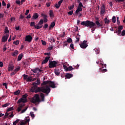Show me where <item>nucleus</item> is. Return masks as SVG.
<instances>
[{
	"mask_svg": "<svg viewBox=\"0 0 125 125\" xmlns=\"http://www.w3.org/2000/svg\"><path fill=\"white\" fill-rule=\"evenodd\" d=\"M27 109H28V107H26L25 109H22L21 112V114H23V113H25L26 111H27Z\"/></svg>",
	"mask_w": 125,
	"mask_h": 125,
	"instance_id": "49530a36",
	"label": "nucleus"
},
{
	"mask_svg": "<svg viewBox=\"0 0 125 125\" xmlns=\"http://www.w3.org/2000/svg\"><path fill=\"white\" fill-rule=\"evenodd\" d=\"M55 26V21H52L49 27V30L50 31V30H51V29H53V28H54Z\"/></svg>",
	"mask_w": 125,
	"mask_h": 125,
	"instance_id": "4be33fe9",
	"label": "nucleus"
},
{
	"mask_svg": "<svg viewBox=\"0 0 125 125\" xmlns=\"http://www.w3.org/2000/svg\"><path fill=\"white\" fill-rule=\"evenodd\" d=\"M41 42H42V44H43V45H46V42H45V41H44L43 40H41Z\"/></svg>",
	"mask_w": 125,
	"mask_h": 125,
	"instance_id": "5fc2aeb1",
	"label": "nucleus"
},
{
	"mask_svg": "<svg viewBox=\"0 0 125 125\" xmlns=\"http://www.w3.org/2000/svg\"><path fill=\"white\" fill-rule=\"evenodd\" d=\"M30 115L32 119L35 118V114H34V112L33 111L30 112Z\"/></svg>",
	"mask_w": 125,
	"mask_h": 125,
	"instance_id": "79ce46f5",
	"label": "nucleus"
},
{
	"mask_svg": "<svg viewBox=\"0 0 125 125\" xmlns=\"http://www.w3.org/2000/svg\"><path fill=\"white\" fill-rule=\"evenodd\" d=\"M72 70H74V68H73L72 66L68 67V71H72Z\"/></svg>",
	"mask_w": 125,
	"mask_h": 125,
	"instance_id": "6e6d98bb",
	"label": "nucleus"
},
{
	"mask_svg": "<svg viewBox=\"0 0 125 125\" xmlns=\"http://www.w3.org/2000/svg\"><path fill=\"white\" fill-rule=\"evenodd\" d=\"M124 29V27H123V26L120 25L118 27L117 31L118 32V36H121V34H122V30Z\"/></svg>",
	"mask_w": 125,
	"mask_h": 125,
	"instance_id": "ddd939ff",
	"label": "nucleus"
},
{
	"mask_svg": "<svg viewBox=\"0 0 125 125\" xmlns=\"http://www.w3.org/2000/svg\"><path fill=\"white\" fill-rule=\"evenodd\" d=\"M16 74V72L14 70V71H13V72H12L10 74L11 76H14V75H15Z\"/></svg>",
	"mask_w": 125,
	"mask_h": 125,
	"instance_id": "0e129e2a",
	"label": "nucleus"
},
{
	"mask_svg": "<svg viewBox=\"0 0 125 125\" xmlns=\"http://www.w3.org/2000/svg\"><path fill=\"white\" fill-rule=\"evenodd\" d=\"M48 84L50 87H52V88H55L56 87V86H55V83H54V82L49 81Z\"/></svg>",
	"mask_w": 125,
	"mask_h": 125,
	"instance_id": "4468645a",
	"label": "nucleus"
},
{
	"mask_svg": "<svg viewBox=\"0 0 125 125\" xmlns=\"http://www.w3.org/2000/svg\"><path fill=\"white\" fill-rule=\"evenodd\" d=\"M32 40H33V37H32V36L31 35H27L25 37V42H31Z\"/></svg>",
	"mask_w": 125,
	"mask_h": 125,
	"instance_id": "9b49d317",
	"label": "nucleus"
},
{
	"mask_svg": "<svg viewBox=\"0 0 125 125\" xmlns=\"http://www.w3.org/2000/svg\"><path fill=\"white\" fill-rule=\"evenodd\" d=\"M12 56H17L18 55V51L16 50L12 54Z\"/></svg>",
	"mask_w": 125,
	"mask_h": 125,
	"instance_id": "72a5a7b5",
	"label": "nucleus"
},
{
	"mask_svg": "<svg viewBox=\"0 0 125 125\" xmlns=\"http://www.w3.org/2000/svg\"><path fill=\"white\" fill-rule=\"evenodd\" d=\"M43 19H41L37 24L38 26H42V24H43Z\"/></svg>",
	"mask_w": 125,
	"mask_h": 125,
	"instance_id": "bb28decb",
	"label": "nucleus"
},
{
	"mask_svg": "<svg viewBox=\"0 0 125 125\" xmlns=\"http://www.w3.org/2000/svg\"><path fill=\"white\" fill-rule=\"evenodd\" d=\"M95 24L98 26V28H101L103 26V23H100L98 21H96Z\"/></svg>",
	"mask_w": 125,
	"mask_h": 125,
	"instance_id": "aec40b11",
	"label": "nucleus"
},
{
	"mask_svg": "<svg viewBox=\"0 0 125 125\" xmlns=\"http://www.w3.org/2000/svg\"><path fill=\"white\" fill-rule=\"evenodd\" d=\"M74 8H75V5H74V4H73L72 5H71L69 6V10H72V9H74Z\"/></svg>",
	"mask_w": 125,
	"mask_h": 125,
	"instance_id": "c03bdc74",
	"label": "nucleus"
},
{
	"mask_svg": "<svg viewBox=\"0 0 125 125\" xmlns=\"http://www.w3.org/2000/svg\"><path fill=\"white\" fill-rule=\"evenodd\" d=\"M33 104H37L40 102H42L41 99H40V95L38 94H36L31 100Z\"/></svg>",
	"mask_w": 125,
	"mask_h": 125,
	"instance_id": "20e7f679",
	"label": "nucleus"
},
{
	"mask_svg": "<svg viewBox=\"0 0 125 125\" xmlns=\"http://www.w3.org/2000/svg\"><path fill=\"white\" fill-rule=\"evenodd\" d=\"M40 97L41 98V102H44V98H45L44 94H43V93L40 92Z\"/></svg>",
	"mask_w": 125,
	"mask_h": 125,
	"instance_id": "412c9836",
	"label": "nucleus"
},
{
	"mask_svg": "<svg viewBox=\"0 0 125 125\" xmlns=\"http://www.w3.org/2000/svg\"><path fill=\"white\" fill-rule=\"evenodd\" d=\"M78 7H83V3H82V2H80L79 3V5L78 6Z\"/></svg>",
	"mask_w": 125,
	"mask_h": 125,
	"instance_id": "de8ad7c7",
	"label": "nucleus"
},
{
	"mask_svg": "<svg viewBox=\"0 0 125 125\" xmlns=\"http://www.w3.org/2000/svg\"><path fill=\"white\" fill-rule=\"evenodd\" d=\"M119 17H117V23L118 25H120V24L121 23V22H120V21L119 20Z\"/></svg>",
	"mask_w": 125,
	"mask_h": 125,
	"instance_id": "864d4df0",
	"label": "nucleus"
},
{
	"mask_svg": "<svg viewBox=\"0 0 125 125\" xmlns=\"http://www.w3.org/2000/svg\"><path fill=\"white\" fill-rule=\"evenodd\" d=\"M112 21L113 23H116V17L114 16L112 18Z\"/></svg>",
	"mask_w": 125,
	"mask_h": 125,
	"instance_id": "37998d69",
	"label": "nucleus"
},
{
	"mask_svg": "<svg viewBox=\"0 0 125 125\" xmlns=\"http://www.w3.org/2000/svg\"><path fill=\"white\" fill-rule=\"evenodd\" d=\"M41 17L43 18V21L44 23H46L48 22V20L47 19L48 16L44 14L43 13H42L41 15Z\"/></svg>",
	"mask_w": 125,
	"mask_h": 125,
	"instance_id": "6e6552de",
	"label": "nucleus"
},
{
	"mask_svg": "<svg viewBox=\"0 0 125 125\" xmlns=\"http://www.w3.org/2000/svg\"><path fill=\"white\" fill-rule=\"evenodd\" d=\"M31 71H32V72H33V73H34L35 74H36L37 73H42V70L40 69L39 68L31 69Z\"/></svg>",
	"mask_w": 125,
	"mask_h": 125,
	"instance_id": "9d476101",
	"label": "nucleus"
},
{
	"mask_svg": "<svg viewBox=\"0 0 125 125\" xmlns=\"http://www.w3.org/2000/svg\"><path fill=\"white\" fill-rule=\"evenodd\" d=\"M87 42V41H83V42L80 44V47H81V48H83V49H85L88 46Z\"/></svg>",
	"mask_w": 125,
	"mask_h": 125,
	"instance_id": "423d86ee",
	"label": "nucleus"
},
{
	"mask_svg": "<svg viewBox=\"0 0 125 125\" xmlns=\"http://www.w3.org/2000/svg\"><path fill=\"white\" fill-rule=\"evenodd\" d=\"M49 81H44L42 84V85H46V84H49Z\"/></svg>",
	"mask_w": 125,
	"mask_h": 125,
	"instance_id": "f704fd0d",
	"label": "nucleus"
},
{
	"mask_svg": "<svg viewBox=\"0 0 125 125\" xmlns=\"http://www.w3.org/2000/svg\"><path fill=\"white\" fill-rule=\"evenodd\" d=\"M20 41L19 40H17L16 41H14L13 42L14 44H15V45H18L19 44Z\"/></svg>",
	"mask_w": 125,
	"mask_h": 125,
	"instance_id": "58836bf2",
	"label": "nucleus"
},
{
	"mask_svg": "<svg viewBox=\"0 0 125 125\" xmlns=\"http://www.w3.org/2000/svg\"><path fill=\"white\" fill-rule=\"evenodd\" d=\"M76 40L75 41V42H80V39H81V35H79V36L76 37Z\"/></svg>",
	"mask_w": 125,
	"mask_h": 125,
	"instance_id": "473e14b6",
	"label": "nucleus"
},
{
	"mask_svg": "<svg viewBox=\"0 0 125 125\" xmlns=\"http://www.w3.org/2000/svg\"><path fill=\"white\" fill-rule=\"evenodd\" d=\"M20 93V90H18L14 92V95H18Z\"/></svg>",
	"mask_w": 125,
	"mask_h": 125,
	"instance_id": "e433bc0d",
	"label": "nucleus"
},
{
	"mask_svg": "<svg viewBox=\"0 0 125 125\" xmlns=\"http://www.w3.org/2000/svg\"><path fill=\"white\" fill-rule=\"evenodd\" d=\"M40 84H41V80L39 79H38L35 82L32 83V85H37V86L38 85H40Z\"/></svg>",
	"mask_w": 125,
	"mask_h": 125,
	"instance_id": "f3484780",
	"label": "nucleus"
},
{
	"mask_svg": "<svg viewBox=\"0 0 125 125\" xmlns=\"http://www.w3.org/2000/svg\"><path fill=\"white\" fill-rule=\"evenodd\" d=\"M2 5L3 6H6V3L4 2V0L2 1Z\"/></svg>",
	"mask_w": 125,
	"mask_h": 125,
	"instance_id": "4d7b16f0",
	"label": "nucleus"
},
{
	"mask_svg": "<svg viewBox=\"0 0 125 125\" xmlns=\"http://www.w3.org/2000/svg\"><path fill=\"white\" fill-rule=\"evenodd\" d=\"M72 38H69L67 40L66 42H68V43H71V42H72Z\"/></svg>",
	"mask_w": 125,
	"mask_h": 125,
	"instance_id": "a18cd8bd",
	"label": "nucleus"
},
{
	"mask_svg": "<svg viewBox=\"0 0 125 125\" xmlns=\"http://www.w3.org/2000/svg\"><path fill=\"white\" fill-rule=\"evenodd\" d=\"M33 79V77H31V76H28L27 77V79H26V82L28 83V82H32V80Z\"/></svg>",
	"mask_w": 125,
	"mask_h": 125,
	"instance_id": "c756f323",
	"label": "nucleus"
},
{
	"mask_svg": "<svg viewBox=\"0 0 125 125\" xmlns=\"http://www.w3.org/2000/svg\"><path fill=\"white\" fill-rule=\"evenodd\" d=\"M30 12V10H26V12L25 13V15H28Z\"/></svg>",
	"mask_w": 125,
	"mask_h": 125,
	"instance_id": "052dcab7",
	"label": "nucleus"
},
{
	"mask_svg": "<svg viewBox=\"0 0 125 125\" xmlns=\"http://www.w3.org/2000/svg\"><path fill=\"white\" fill-rule=\"evenodd\" d=\"M105 24H109L110 23V20H108L107 18H105L104 19Z\"/></svg>",
	"mask_w": 125,
	"mask_h": 125,
	"instance_id": "2f4dec72",
	"label": "nucleus"
},
{
	"mask_svg": "<svg viewBox=\"0 0 125 125\" xmlns=\"http://www.w3.org/2000/svg\"><path fill=\"white\" fill-rule=\"evenodd\" d=\"M16 3L17 4L19 5V4H20L21 3V2H20V0H16Z\"/></svg>",
	"mask_w": 125,
	"mask_h": 125,
	"instance_id": "e2e57ef3",
	"label": "nucleus"
},
{
	"mask_svg": "<svg viewBox=\"0 0 125 125\" xmlns=\"http://www.w3.org/2000/svg\"><path fill=\"white\" fill-rule=\"evenodd\" d=\"M13 110H14V108L13 107H11L7 109V112H10V111H13Z\"/></svg>",
	"mask_w": 125,
	"mask_h": 125,
	"instance_id": "a19ab883",
	"label": "nucleus"
},
{
	"mask_svg": "<svg viewBox=\"0 0 125 125\" xmlns=\"http://www.w3.org/2000/svg\"><path fill=\"white\" fill-rule=\"evenodd\" d=\"M9 35L8 34H6L5 36H3L2 38V42H7V39H8V37Z\"/></svg>",
	"mask_w": 125,
	"mask_h": 125,
	"instance_id": "2eb2a0df",
	"label": "nucleus"
},
{
	"mask_svg": "<svg viewBox=\"0 0 125 125\" xmlns=\"http://www.w3.org/2000/svg\"><path fill=\"white\" fill-rule=\"evenodd\" d=\"M82 26H85V27H89L91 28V32H93L95 31V23L93 21L87 20L84 21H82L81 23Z\"/></svg>",
	"mask_w": 125,
	"mask_h": 125,
	"instance_id": "f03ea898",
	"label": "nucleus"
},
{
	"mask_svg": "<svg viewBox=\"0 0 125 125\" xmlns=\"http://www.w3.org/2000/svg\"><path fill=\"white\" fill-rule=\"evenodd\" d=\"M29 122H30V117L29 116L26 117H25V121L21 122L20 123V125H27Z\"/></svg>",
	"mask_w": 125,
	"mask_h": 125,
	"instance_id": "1a4fd4ad",
	"label": "nucleus"
},
{
	"mask_svg": "<svg viewBox=\"0 0 125 125\" xmlns=\"http://www.w3.org/2000/svg\"><path fill=\"white\" fill-rule=\"evenodd\" d=\"M65 79H71L73 77V74H71L70 73H67L65 75Z\"/></svg>",
	"mask_w": 125,
	"mask_h": 125,
	"instance_id": "5701e85b",
	"label": "nucleus"
},
{
	"mask_svg": "<svg viewBox=\"0 0 125 125\" xmlns=\"http://www.w3.org/2000/svg\"><path fill=\"white\" fill-rule=\"evenodd\" d=\"M63 67L64 70H65V71H68V66H66L65 64H63Z\"/></svg>",
	"mask_w": 125,
	"mask_h": 125,
	"instance_id": "8fccbe9b",
	"label": "nucleus"
},
{
	"mask_svg": "<svg viewBox=\"0 0 125 125\" xmlns=\"http://www.w3.org/2000/svg\"><path fill=\"white\" fill-rule=\"evenodd\" d=\"M68 42H63V46H67L68 45Z\"/></svg>",
	"mask_w": 125,
	"mask_h": 125,
	"instance_id": "bf43d9fd",
	"label": "nucleus"
},
{
	"mask_svg": "<svg viewBox=\"0 0 125 125\" xmlns=\"http://www.w3.org/2000/svg\"><path fill=\"white\" fill-rule=\"evenodd\" d=\"M49 16L50 17H54V14H53V11L50 10L49 11Z\"/></svg>",
	"mask_w": 125,
	"mask_h": 125,
	"instance_id": "c85d7f7f",
	"label": "nucleus"
},
{
	"mask_svg": "<svg viewBox=\"0 0 125 125\" xmlns=\"http://www.w3.org/2000/svg\"><path fill=\"white\" fill-rule=\"evenodd\" d=\"M44 55H47L48 56H50V55H51V54L49 52V53H45Z\"/></svg>",
	"mask_w": 125,
	"mask_h": 125,
	"instance_id": "774afa93",
	"label": "nucleus"
},
{
	"mask_svg": "<svg viewBox=\"0 0 125 125\" xmlns=\"http://www.w3.org/2000/svg\"><path fill=\"white\" fill-rule=\"evenodd\" d=\"M27 97H28V94H25L22 96V98H20L17 102V104H20V103H27L28 102V100H27Z\"/></svg>",
	"mask_w": 125,
	"mask_h": 125,
	"instance_id": "7ed1b4c3",
	"label": "nucleus"
},
{
	"mask_svg": "<svg viewBox=\"0 0 125 125\" xmlns=\"http://www.w3.org/2000/svg\"><path fill=\"white\" fill-rule=\"evenodd\" d=\"M49 68H55V67H56V65H57V62L55 61H49Z\"/></svg>",
	"mask_w": 125,
	"mask_h": 125,
	"instance_id": "39448f33",
	"label": "nucleus"
},
{
	"mask_svg": "<svg viewBox=\"0 0 125 125\" xmlns=\"http://www.w3.org/2000/svg\"><path fill=\"white\" fill-rule=\"evenodd\" d=\"M19 122H20V119H17V120H16L15 121H14L13 123V125H17V124H18V123H19Z\"/></svg>",
	"mask_w": 125,
	"mask_h": 125,
	"instance_id": "c9c22d12",
	"label": "nucleus"
},
{
	"mask_svg": "<svg viewBox=\"0 0 125 125\" xmlns=\"http://www.w3.org/2000/svg\"><path fill=\"white\" fill-rule=\"evenodd\" d=\"M2 85L5 86V88H6V89H7V84H6V83H3Z\"/></svg>",
	"mask_w": 125,
	"mask_h": 125,
	"instance_id": "13d9d810",
	"label": "nucleus"
},
{
	"mask_svg": "<svg viewBox=\"0 0 125 125\" xmlns=\"http://www.w3.org/2000/svg\"><path fill=\"white\" fill-rule=\"evenodd\" d=\"M106 11V8H105V5L103 4L101 7L100 13L101 14H104Z\"/></svg>",
	"mask_w": 125,
	"mask_h": 125,
	"instance_id": "f8f14e48",
	"label": "nucleus"
},
{
	"mask_svg": "<svg viewBox=\"0 0 125 125\" xmlns=\"http://www.w3.org/2000/svg\"><path fill=\"white\" fill-rule=\"evenodd\" d=\"M120 36H125V30H124L122 31V33L120 34Z\"/></svg>",
	"mask_w": 125,
	"mask_h": 125,
	"instance_id": "3c124183",
	"label": "nucleus"
},
{
	"mask_svg": "<svg viewBox=\"0 0 125 125\" xmlns=\"http://www.w3.org/2000/svg\"><path fill=\"white\" fill-rule=\"evenodd\" d=\"M24 17L22 14H21L20 16V19H24Z\"/></svg>",
	"mask_w": 125,
	"mask_h": 125,
	"instance_id": "680f3d73",
	"label": "nucleus"
},
{
	"mask_svg": "<svg viewBox=\"0 0 125 125\" xmlns=\"http://www.w3.org/2000/svg\"><path fill=\"white\" fill-rule=\"evenodd\" d=\"M39 18V14L37 13H35L33 14L32 17V19H38Z\"/></svg>",
	"mask_w": 125,
	"mask_h": 125,
	"instance_id": "a878e982",
	"label": "nucleus"
},
{
	"mask_svg": "<svg viewBox=\"0 0 125 125\" xmlns=\"http://www.w3.org/2000/svg\"><path fill=\"white\" fill-rule=\"evenodd\" d=\"M51 3H50V2H47V3H46V5H47V7H49V6H50Z\"/></svg>",
	"mask_w": 125,
	"mask_h": 125,
	"instance_id": "338daca9",
	"label": "nucleus"
},
{
	"mask_svg": "<svg viewBox=\"0 0 125 125\" xmlns=\"http://www.w3.org/2000/svg\"><path fill=\"white\" fill-rule=\"evenodd\" d=\"M48 27V24L47 23H46L43 27V29H47Z\"/></svg>",
	"mask_w": 125,
	"mask_h": 125,
	"instance_id": "603ef678",
	"label": "nucleus"
},
{
	"mask_svg": "<svg viewBox=\"0 0 125 125\" xmlns=\"http://www.w3.org/2000/svg\"><path fill=\"white\" fill-rule=\"evenodd\" d=\"M30 26L31 27H34V28L35 29H37V30H39V29H42V25L39 26L37 24L36 25V23L34 21H32L30 23Z\"/></svg>",
	"mask_w": 125,
	"mask_h": 125,
	"instance_id": "0eeeda50",
	"label": "nucleus"
},
{
	"mask_svg": "<svg viewBox=\"0 0 125 125\" xmlns=\"http://www.w3.org/2000/svg\"><path fill=\"white\" fill-rule=\"evenodd\" d=\"M50 59V57H46L44 60L42 62V64H45V63H47L48 62V60Z\"/></svg>",
	"mask_w": 125,
	"mask_h": 125,
	"instance_id": "a211bd4d",
	"label": "nucleus"
},
{
	"mask_svg": "<svg viewBox=\"0 0 125 125\" xmlns=\"http://www.w3.org/2000/svg\"><path fill=\"white\" fill-rule=\"evenodd\" d=\"M63 2V0H60L58 2V4H56L55 6L56 7V8H59L60 6H61V3Z\"/></svg>",
	"mask_w": 125,
	"mask_h": 125,
	"instance_id": "6ab92c4d",
	"label": "nucleus"
},
{
	"mask_svg": "<svg viewBox=\"0 0 125 125\" xmlns=\"http://www.w3.org/2000/svg\"><path fill=\"white\" fill-rule=\"evenodd\" d=\"M55 75H56V76H59V75H60V70H59V69L57 68L55 69Z\"/></svg>",
	"mask_w": 125,
	"mask_h": 125,
	"instance_id": "393cba45",
	"label": "nucleus"
},
{
	"mask_svg": "<svg viewBox=\"0 0 125 125\" xmlns=\"http://www.w3.org/2000/svg\"><path fill=\"white\" fill-rule=\"evenodd\" d=\"M10 104L9 103H6L4 104H2V108H6V107H8Z\"/></svg>",
	"mask_w": 125,
	"mask_h": 125,
	"instance_id": "7c9ffc66",
	"label": "nucleus"
},
{
	"mask_svg": "<svg viewBox=\"0 0 125 125\" xmlns=\"http://www.w3.org/2000/svg\"><path fill=\"white\" fill-rule=\"evenodd\" d=\"M73 13H74V11L71 10L68 12V15H73Z\"/></svg>",
	"mask_w": 125,
	"mask_h": 125,
	"instance_id": "09e8293b",
	"label": "nucleus"
},
{
	"mask_svg": "<svg viewBox=\"0 0 125 125\" xmlns=\"http://www.w3.org/2000/svg\"><path fill=\"white\" fill-rule=\"evenodd\" d=\"M13 69H14V65L12 63H10L8 67V70L9 71H12Z\"/></svg>",
	"mask_w": 125,
	"mask_h": 125,
	"instance_id": "dca6fc26",
	"label": "nucleus"
},
{
	"mask_svg": "<svg viewBox=\"0 0 125 125\" xmlns=\"http://www.w3.org/2000/svg\"><path fill=\"white\" fill-rule=\"evenodd\" d=\"M4 32L5 34H8L9 33V30H8V27H5Z\"/></svg>",
	"mask_w": 125,
	"mask_h": 125,
	"instance_id": "ea45409f",
	"label": "nucleus"
},
{
	"mask_svg": "<svg viewBox=\"0 0 125 125\" xmlns=\"http://www.w3.org/2000/svg\"><path fill=\"white\" fill-rule=\"evenodd\" d=\"M83 11V8L80 7H78L77 9L75 11V14H79V12Z\"/></svg>",
	"mask_w": 125,
	"mask_h": 125,
	"instance_id": "b1692460",
	"label": "nucleus"
},
{
	"mask_svg": "<svg viewBox=\"0 0 125 125\" xmlns=\"http://www.w3.org/2000/svg\"><path fill=\"white\" fill-rule=\"evenodd\" d=\"M53 49V46H50L48 48V50H52Z\"/></svg>",
	"mask_w": 125,
	"mask_h": 125,
	"instance_id": "69168bd1",
	"label": "nucleus"
},
{
	"mask_svg": "<svg viewBox=\"0 0 125 125\" xmlns=\"http://www.w3.org/2000/svg\"><path fill=\"white\" fill-rule=\"evenodd\" d=\"M23 76L24 81H27V79H28V75L26 74H23Z\"/></svg>",
	"mask_w": 125,
	"mask_h": 125,
	"instance_id": "4c0bfd02",
	"label": "nucleus"
},
{
	"mask_svg": "<svg viewBox=\"0 0 125 125\" xmlns=\"http://www.w3.org/2000/svg\"><path fill=\"white\" fill-rule=\"evenodd\" d=\"M23 58V54H20L18 57V61H21V60Z\"/></svg>",
	"mask_w": 125,
	"mask_h": 125,
	"instance_id": "cd10ccee",
	"label": "nucleus"
},
{
	"mask_svg": "<svg viewBox=\"0 0 125 125\" xmlns=\"http://www.w3.org/2000/svg\"><path fill=\"white\" fill-rule=\"evenodd\" d=\"M33 85V86L30 89L31 92H35V93H38V92H42L43 93H45L47 96L50 92V88L47 85L42 87H38L37 85Z\"/></svg>",
	"mask_w": 125,
	"mask_h": 125,
	"instance_id": "f257e3e1",
	"label": "nucleus"
}]
</instances>
